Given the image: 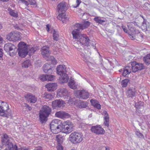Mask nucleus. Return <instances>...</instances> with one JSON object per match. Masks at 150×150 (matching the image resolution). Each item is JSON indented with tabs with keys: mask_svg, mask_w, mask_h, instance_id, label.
I'll return each mask as SVG.
<instances>
[{
	"mask_svg": "<svg viewBox=\"0 0 150 150\" xmlns=\"http://www.w3.org/2000/svg\"><path fill=\"white\" fill-rule=\"evenodd\" d=\"M67 4L65 2H62L59 4L57 5V9L59 14L57 16V18L59 20L62 21L63 23L66 22L69 20L64 13L67 8Z\"/></svg>",
	"mask_w": 150,
	"mask_h": 150,
	"instance_id": "nucleus-1",
	"label": "nucleus"
},
{
	"mask_svg": "<svg viewBox=\"0 0 150 150\" xmlns=\"http://www.w3.org/2000/svg\"><path fill=\"white\" fill-rule=\"evenodd\" d=\"M51 110L48 106L45 105L42 108V110H40L39 112V119L40 122L42 124L46 122L47 117L51 112Z\"/></svg>",
	"mask_w": 150,
	"mask_h": 150,
	"instance_id": "nucleus-2",
	"label": "nucleus"
},
{
	"mask_svg": "<svg viewBox=\"0 0 150 150\" xmlns=\"http://www.w3.org/2000/svg\"><path fill=\"white\" fill-rule=\"evenodd\" d=\"M0 103V116L6 117L11 116V110L8 108V104L1 101Z\"/></svg>",
	"mask_w": 150,
	"mask_h": 150,
	"instance_id": "nucleus-3",
	"label": "nucleus"
},
{
	"mask_svg": "<svg viewBox=\"0 0 150 150\" xmlns=\"http://www.w3.org/2000/svg\"><path fill=\"white\" fill-rule=\"evenodd\" d=\"M74 127L73 124L70 122L66 121L62 123L59 132H61L66 134H69L73 131Z\"/></svg>",
	"mask_w": 150,
	"mask_h": 150,
	"instance_id": "nucleus-4",
	"label": "nucleus"
},
{
	"mask_svg": "<svg viewBox=\"0 0 150 150\" xmlns=\"http://www.w3.org/2000/svg\"><path fill=\"white\" fill-rule=\"evenodd\" d=\"M18 54L21 57H24L28 54V49L27 45L24 42H21L18 45Z\"/></svg>",
	"mask_w": 150,
	"mask_h": 150,
	"instance_id": "nucleus-5",
	"label": "nucleus"
},
{
	"mask_svg": "<svg viewBox=\"0 0 150 150\" xmlns=\"http://www.w3.org/2000/svg\"><path fill=\"white\" fill-rule=\"evenodd\" d=\"M83 137V135L81 133L74 132L70 134L69 139L72 142L78 143L82 141Z\"/></svg>",
	"mask_w": 150,
	"mask_h": 150,
	"instance_id": "nucleus-6",
	"label": "nucleus"
},
{
	"mask_svg": "<svg viewBox=\"0 0 150 150\" xmlns=\"http://www.w3.org/2000/svg\"><path fill=\"white\" fill-rule=\"evenodd\" d=\"M62 125V122L60 120L55 119L53 120L50 124L51 131L54 133H58L59 132Z\"/></svg>",
	"mask_w": 150,
	"mask_h": 150,
	"instance_id": "nucleus-7",
	"label": "nucleus"
},
{
	"mask_svg": "<svg viewBox=\"0 0 150 150\" xmlns=\"http://www.w3.org/2000/svg\"><path fill=\"white\" fill-rule=\"evenodd\" d=\"M79 39L76 43L80 45H85L87 47L90 46V40L86 34H82L80 35Z\"/></svg>",
	"mask_w": 150,
	"mask_h": 150,
	"instance_id": "nucleus-8",
	"label": "nucleus"
},
{
	"mask_svg": "<svg viewBox=\"0 0 150 150\" xmlns=\"http://www.w3.org/2000/svg\"><path fill=\"white\" fill-rule=\"evenodd\" d=\"M4 48L6 51L9 53L10 55L11 56H13L15 55L17 50L16 46L10 43H8L5 45Z\"/></svg>",
	"mask_w": 150,
	"mask_h": 150,
	"instance_id": "nucleus-9",
	"label": "nucleus"
},
{
	"mask_svg": "<svg viewBox=\"0 0 150 150\" xmlns=\"http://www.w3.org/2000/svg\"><path fill=\"white\" fill-rule=\"evenodd\" d=\"M132 71L136 72L138 70H141L144 68L143 64L138 63L136 61L132 62L129 64Z\"/></svg>",
	"mask_w": 150,
	"mask_h": 150,
	"instance_id": "nucleus-10",
	"label": "nucleus"
},
{
	"mask_svg": "<svg viewBox=\"0 0 150 150\" xmlns=\"http://www.w3.org/2000/svg\"><path fill=\"white\" fill-rule=\"evenodd\" d=\"M74 93L76 96L81 99H86L88 98L89 96V93L84 90L75 91Z\"/></svg>",
	"mask_w": 150,
	"mask_h": 150,
	"instance_id": "nucleus-11",
	"label": "nucleus"
},
{
	"mask_svg": "<svg viewBox=\"0 0 150 150\" xmlns=\"http://www.w3.org/2000/svg\"><path fill=\"white\" fill-rule=\"evenodd\" d=\"M41 54L43 56L44 58L46 60H48V55L51 53V51L49 50V47L43 46L41 50Z\"/></svg>",
	"mask_w": 150,
	"mask_h": 150,
	"instance_id": "nucleus-12",
	"label": "nucleus"
},
{
	"mask_svg": "<svg viewBox=\"0 0 150 150\" xmlns=\"http://www.w3.org/2000/svg\"><path fill=\"white\" fill-rule=\"evenodd\" d=\"M91 130L92 132L97 134H102L105 132V131L99 125L92 126Z\"/></svg>",
	"mask_w": 150,
	"mask_h": 150,
	"instance_id": "nucleus-13",
	"label": "nucleus"
},
{
	"mask_svg": "<svg viewBox=\"0 0 150 150\" xmlns=\"http://www.w3.org/2000/svg\"><path fill=\"white\" fill-rule=\"evenodd\" d=\"M65 104V103L62 100H56L52 102V106L54 108H63Z\"/></svg>",
	"mask_w": 150,
	"mask_h": 150,
	"instance_id": "nucleus-14",
	"label": "nucleus"
},
{
	"mask_svg": "<svg viewBox=\"0 0 150 150\" xmlns=\"http://www.w3.org/2000/svg\"><path fill=\"white\" fill-rule=\"evenodd\" d=\"M10 138L6 134H3L1 137V142L3 145H8L11 142H10Z\"/></svg>",
	"mask_w": 150,
	"mask_h": 150,
	"instance_id": "nucleus-15",
	"label": "nucleus"
},
{
	"mask_svg": "<svg viewBox=\"0 0 150 150\" xmlns=\"http://www.w3.org/2000/svg\"><path fill=\"white\" fill-rule=\"evenodd\" d=\"M90 22L88 21H84L83 23L76 24L75 26L76 28L83 30V29L87 28L90 25Z\"/></svg>",
	"mask_w": 150,
	"mask_h": 150,
	"instance_id": "nucleus-16",
	"label": "nucleus"
},
{
	"mask_svg": "<svg viewBox=\"0 0 150 150\" xmlns=\"http://www.w3.org/2000/svg\"><path fill=\"white\" fill-rule=\"evenodd\" d=\"M55 116L56 117L63 119L70 117V115L68 113L63 111H59L56 112Z\"/></svg>",
	"mask_w": 150,
	"mask_h": 150,
	"instance_id": "nucleus-17",
	"label": "nucleus"
},
{
	"mask_svg": "<svg viewBox=\"0 0 150 150\" xmlns=\"http://www.w3.org/2000/svg\"><path fill=\"white\" fill-rule=\"evenodd\" d=\"M66 67L65 65H59L56 68L57 73L60 76L66 73Z\"/></svg>",
	"mask_w": 150,
	"mask_h": 150,
	"instance_id": "nucleus-18",
	"label": "nucleus"
},
{
	"mask_svg": "<svg viewBox=\"0 0 150 150\" xmlns=\"http://www.w3.org/2000/svg\"><path fill=\"white\" fill-rule=\"evenodd\" d=\"M25 98L28 102L30 103H35L37 100V98L35 95L31 93H28L25 96Z\"/></svg>",
	"mask_w": 150,
	"mask_h": 150,
	"instance_id": "nucleus-19",
	"label": "nucleus"
},
{
	"mask_svg": "<svg viewBox=\"0 0 150 150\" xmlns=\"http://www.w3.org/2000/svg\"><path fill=\"white\" fill-rule=\"evenodd\" d=\"M43 70L45 73H47L49 74L52 73L53 67H51L49 64L46 63L43 66Z\"/></svg>",
	"mask_w": 150,
	"mask_h": 150,
	"instance_id": "nucleus-20",
	"label": "nucleus"
},
{
	"mask_svg": "<svg viewBox=\"0 0 150 150\" xmlns=\"http://www.w3.org/2000/svg\"><path fill=\"white\" fill-rule=\"evenodd\" d=\"M57 95L60 97L67 96L68 95V91L64 88H60L58 90Z\"/></svg>",
	"mask_w": 150,
	"mask_h": 150,
	"instance_id": "nucleus-21",
	"label": "nucleus"
},
{
	"mask_svg": "<svg viewBox=\"0 0 150 150\" xmlns=\"http://www.w3.org/2000/svg\"><path fill=\"white\" fill-rule=\"evenodd\" d=\"M103 114L104 115V124L107 127L109 126V117L108 114L107 112L104 111L103 112Z\"/></svg>",
	"mask_w": 150,
	"mask_h": 150,
	"instance_id": "nucleus-22",
	"label": "nucleus"
},
{
	"mask_svg": "<svg viewBox=\"0 0 150 150\" xmlns=\"http://www.w3.org/2000/svg\"><path fill=\"white\" fill-rule=\"evenodd\" d=\"M18 37L14 33L11 32L8 34L6 36V39L10 41H15L18 40Z\"/></svg>",
	"mask_w": 150,
	"mask_h": 150,
	"instance_id": "nucleus-23",
	"label": "nucleus"
},
{
	"mask_svg": "<svg viewBox=\"0 0 150 150\" xmlns=\"http://www.w3.org/2000/svg\"><path fill=\"white\" fill-rule=\"evenodd\" d=\"M45 87L49 91H54L56 89L57 85L55 83H48L45 86Z\"/></svg>",
	"mask_w": 150,
	"mask_h": 150,
	"instance_id": "nucleus-24",
	"label": "nucleus"
},
{
	"mask_svg": "<svg viewBox=\"0 0 150 150\" xmlns=\"http://www.w3.org/2000/svg\"><path fill=\"white\" fill-rule=\"evenodd\" d=\"M88 103L86 101L79 100L76 106L79 108H86L87 106Z\"/></svg>",
	"mask_w": 150,
	"mask_h": 150,
	"instance_id": "nucleus-25",
	"label": "nucleus"
},
{
	"mask_svg": "<svg viewBox=\"0 0 150 150\" xmlns=\"http://www.w3.org/2000/svg\"><path fill=\"white\" fill-rule=\"evenodd\" d=\"M132 70L131 69V67L128 64V65L127 66L125 69H124L122 75L123 76H125L128 75L132 71Z\"/></svg>",
	"mask_w": 150,
	"mask_h": 150,
	"instance_id": "nucleus-26",
	"label": "nucleus"
},
{
	"mask_svg": "<svg viewBox=\"0 0 150 150\" xmlns=\"http://www.w3.org/2000/svg\"><path fill=\"white\" fill-rule=\"evenodd\" d=\"M135 90L134 88H129L127 91L126 95L128 97L132 98L135 96Z\"/></svg>",
	"mask_w": 150,
	"mask_h": 150,
	"instance_id": "nucleus-27",
	"label": "nucleus"
},
{
	"mask_svg": "<svg viewBox=\"0 0 150 150\" xmlns=\"http://www.w3.org/2000/svg\"><path fill=\"white\" fill-rule=\"evenodd\" d=\"M61 77L59 78V80L61 82L63 83L67 82L69 78L68 75L66 74V73L61 75Z\"/></svg>",
	"mask_w": 150,
	"mask_h": 150,
	"instance_id": "nucleus-28",
	"label": "nucleus"
},
{
	"mask_svg": "<svg viewBox=\"0 0 150 150\" xmlns=\"http://www.w3.org/2000/svg\"><path fill=\"white\" fill-rule=\"evenodd\" d=\"M76 29H75L72 32V34L73 35V38L74 39L78 40L79 35V32L81 29H79L76 28Z\"/></svg>",
	"mask_w": 150,
	"mask_h": 150,
	"instance_id": "nucleus-29",
	"label": "nucleus"
},
{
	"mask_svg": "<svg viewBox=\"0 0 150 150\" xmlns=\"http://www.w3.org/2000/svg\"><path fill=\"white\" fill-rule=\"evenodd\" d=\"M90 102L95 108L98 110L100 109L101 105L98 102H97L96 100L91 99L90 100Z\"/></svg>",
	"mask_w": 150,
	"mask_h": 150,
	"instance_id": "nucleus-30",
	"label": "nucleus"
},
{
	"mask_svg": "<svg viewBox=\"0 0 150 150\" xmlns=\"http://www.w3.org/2000/svg\"><path fill=\"white\" fill-rule=\"evenodd\" d=\"M94 21L97 23L102 24L103 23L105 22L106 19L104 18L101 19L99 17H96L94 18Z\"/></svg>",
	"mask_w": 150,
	"mask_h": 150,
	"instance_id": "nucleus-31",
	"label": "nucleus"
},
{
	"mask_svg": "<svg viewBox=\"0 0 150 150\" xmlns=\"http://www.w3.org/2000/svg\"><path fill=\"white\" fill-rule=\"evenodd\" d=\"M31 64L30 61L27 60L24 61L22 64V67L23 68H27Z\"/></svg>",
	"mask_w": 150,
	"mask_h": 150,
	"instance_id": "nucleus-32",
	"label": "nucleus"
},
{
	"mask_svg": "<svg viewBox=\"0 0 150 150\" xmlns=\"http://www.w3.org/2000/svg\"><path fill=\"white\" fill-rule=\"evenodd\" d=\"M56 139L59 144L60 145V144L63 142L64 137L62 135H58L56 137Z\"/></svg>",
	"mask_w": 150,
	"mask_h": 150,
	"instance_id": "nucleus-33",
	"label": "nucleus"
},
{
	"mask_svg": "<svg viewBox=\"0 0 150 150\" xmlns=\"http://www.w3.org/2000/svg\"><path fill=\"white\" fill-rule=\"evenodd\" d=\"M68 84L69 87L72 89H75L77 88V86L74 80H70Z\"/></svg>",
	"mask_w": 150,
	"mask_h": 150,
	"instance_id": "nucleus-34",
	"label": "nucleus"
},
{
	"mask_svg": "<svg viewBox=\"0 0 150 150\" xmlns=\"http://www.w3.org/2000/svg\"><path fill=\"white\" fill-rule=\"evenodd\" d=\"M8 146V150H16L17 148L16 146V145H13L12 142L9 144ZM5 150H8V149L6 148Z\"/></svg>",
	"mask_w": 150,
	"mask_h": 150,
	"instance_id": "nucleus-35",
	"label": "nucleus"
},
{
	"mask_svg": "<svg viewBox=\"0 0 150 150\" xmlns=\"http://www.w3.org/2000/svg\"><path fill=\"white\" fill-rule=\"evenodd\" d=\"M143 60L146 64H150V53L144 57Z\"/></svg>",
	"mask_w": 150,
	"mask_h": 150,
	"instance_id": "nucleus-36",
	"label": "nucleus"
},
{
	"mask_svg": "<svg viewBox=\"0 0 150 150\" xmlns=\"http://www.w3.org/2000/svg\"><path fill=\"white\" fill-rule=\"evenodd\" d=\"M9 13L13 17L16 18L18 16V14L17 13H15L14 11L12 10L10 8H9L8 9Z\"/></svg>",
	"mask_w": 150,
	"mask_h": 150,
	"instance_id": "nucleus-37",
	"label": "nucleus"
},
{
	"mask_svg": "<svg viewBox=\"0 0 150 150\" xmlns=\"http://www.w3.org/2000/svg\"><path fill=\"white\" fill-rule=\"evenodd\" d=\"M47 61H50L53 64H56L57 63V61L55 58L52 56H49L48 57V60Z\"/></svg>",
	"mask_w": 150,
	"mask_h": 150,
	"instance_id": "nucleus-38",
	"label": "nucleus"
},
{
	"mask_svg": "<svg viewBox=\"0 0 150 150\" xmlns=\"http://www.w3.org/2000/svg\"><path fill=\"white\" fill-rule=\"evenodd\" d=\"M53 36L54 40L58 41L59 40V35L55 30H54Z\"/></svg>",
	"mask_w": 150,
	"mask_h": 150,
	"instance_id": "nucleus-39",
	"label": "nucleus"
},
{
	"mask_svg": "<svg viewBox=\"0 0 150 150\" xmlns=\"http://www.w3.org/2000/svg\"><path fill=\"white\" fill-rule=\"evenodd\" d=\"M43 97L47 99H50L52 98L53 96L50 93H45L43 95Z\"/></svg>",
	"mask_w": 150,
	"mask_h": 150,
	"instance_id": "nucleus-40",
	"label": "nucleus"
},
{
	"mask_svg": "<svg viewBox=\"0 0 150 150\" xmlns=\"http://www.w3.org/2000/svg\"><path fill=\"white\" fill-rule=\"evenodd\" d=\"M37 50V48L36 47H32L30 48L29 51H28L29 55H30L33 54Z\"/></svg>",
	"mask_w": 150,
	"mask_h": 150,
	"instance_id": "nucleus-41",
	"label": "nucleus"
},
{
	"mask_svg": "<svg viewBox=\"0 0 150 150\" xmlns=\"http://www.w3.org/2000/svg\"><path fill=\"white\" fill-rule=\"evenodd\" d=\"M129 81L128 79H125L122 80L121 82V85L122 87H126Z\"/></svg>",
	"mask_w": 150,
	"mask_h": 150,
	"instance_id": "nucleus-42",
	"label": "nucleus"
},
{
	"mask_svg": "<svg viewBox=\"0 0 150 150\" xmlns=\"http://www.w3.org/2000/svg\"><path fill=\"white\" fill-rule=\"evenodd\" d=\"M147 25L146 24V21L145 19H144V21L142 23V28L143 30L147 29Z\"/></svg>",
	"mask_w": 150,
	"mask_h": 150,
	"instance_id": "nucleus-43",
	"label": "nucleus"
},
{
	"mask_svg": "<svg viewBox=\"0 0 150 150\" xmlns=\"http://www.w3.org/2000/svg\"><path fill=\"white\" fill-rule=\"evenodd\" d=\"M54 76L52 75L46 74V80L52 81L54 79Z\"/></svg>",
	"mask_w": 150,
	"mask_h": 150,
	"instance_id": "nucleus-44",
	"label": "nucleus"
},
{
	"mask_svg": "<svg viewBox=\"0 0 150 150\" xmlns=\"http://www.w3.org/2000/svg\"><path fill=\"white\" fill-rule=\"evenodd\" d=\"M137 36H139V37H141L142 38H143V35L142 34H140V33L138 34L137 35H136V36H135V37H134V36H133L132 35H130V34L129 35V38L131 40H134V39H135L136 38H137Z\"/></svg>",
	"mask_w": 150,
	"mask_h": 150,
	"instance_id": "nucleus-45",
	"label": "nucleus"
},
{
	"mask_svg": "<svg viewBox=\"0 0 150 150\" xmlns=\"http://www.w3.org/2000/svg\"><path fill=\"white\" fill-rule=\"evenodd\" d=\"M135 134L139 138H144V136L139 131H136L135 132Z\"/></svg>",
	"mask_w": 150,
	"mask_h": 150,
	"instance_id": "nucleus-46",
	"label": "nucleus"
},
{
	"mask_svg": "<svg viewBox=\"0 0 150 150\" xmlns=\"http://www.w3.org/2000/svg\"><path fill=\"white\" fill-rule=\"evenodd\" d=\"M144 7L145 8V10L149 11L150 9V4H148V3H146L145 4H144Z\"/></svg>",
	"mask_w": 150,
	"mask_h": 150,
	"instance_id": "nucleus-47",
	"label": "nucleus"
},
{
	"mask_svg": "<svg viewBox=\"0 0 150 150\" xmlns=\"http://www.w3.org/2000/svg\"><path fill=\"white\" fill-rule=\"evenodd\" d=\"M40 79L42 81H46V74L45 75H43L41 76L40 77Z\"/></svg>",
	"mask_w": 150,
	"mask_h": 150,
	"instance_id": "nucleus-48",
	"label": "nucleus"
},
{
	"mask_svg": "<svg viewBox=\"0 0 150 150\" xmlns=\"http://www.w3.org/2000/svg\"><path fill=\"white\" fill-rule=\"evenodd\" d=\"M75 100V98H71V97H70L68 100V102L71 103V104H73Z\"/></svg>",
	"mask_w": 150,
	"mask_h": 150,
	"instance_id": "nucleus-49",
	"label": "nucleus"
},
{
	"mask_svg": "<svg viewBox=\"0 0 150 150\" xmlns=\"http://www.w3.org/2000/svg\"><path fill=\"white\" fill-rule=\"evenodd\" d=\"M81 2V1L80 0H76V3H77V5L76 6H74L73 7L76 8L78 7L79 6Z\"/></svg>",
	"mask_w": 150,
	"mask_h": 150,
	"instance_id": "nucleus-50",
	"label": "nucleus"
},
{
	"mask_svg": "<svg viewBox=\"0 0 150 150\" xmlns=\"http://www.w3.org/2000/svg\"><path fill=\"white\" fill-rule=\"evenodd\" d=\"M20 1L22 3L24 4L26 6H28L29 5L28 3L25 0H20Z\"/></svg>",
	"mask_w": 150,
	"mask_h": 150,
	"instance_id": "nucleus-51",
	"label": "nucleus"
},
{
	"mask_svg": "<svg viewBox=\"0 0 150 150\" xmlns=\"http://www.w3.org/2000/svg\"><path fill=\"white\" fill-rule=\"evenodd\" d=\"M30 4L31 5H33L35 4L36 2L34 0H28Z\"/></svg>",
	"mask_w": 150,
	"mask_h": 150,
	"instance_id": "nucleus-52",
	"label": "nucleus"
},
{
	"mask_svg": "<svg viewBox=\"0 0 150 150\" xmlns=\"http://www.w3.org/2000/svg\"><path fill=\"white\" fill-rule=\"evenodd\" d=\"M25 106L29 110H30L32 109V108L26 103L25 104Z\"/></svg>",
	"mask_w": 150,
	"mask_h": 150,
	"instance_id": "nucleus-53",
	"label": "nucleus"
},
{
	"mask_svg": "<svg viewBox=\"0 0 150 150\" xmlns=\"http://www.w3.org/2000/svg\"><path fill=\"white\" fill-rule=\"evenodd\" d=\"M91 45L92 47L94 49L96 48V47L95 45H96V42L94 41H92L91 43Z\"/></svg>",
	"mask_w": 150,
	"mask_h": 150,
	"instance_id": "nucleus-54",
	"label": "nucleus"
},
{
	"mask_svg": "<svg viewBox=\"0 0 150 150\" xmlns=\"http://www.w3.org/2000/svg\"><path fill=\"white\" fill-rule=\"evenodd\" d=\"M122 28L124 31L125 33H127V28H126V27L125 26H122Z\"/></svg>",
	"mask_w": 150,
	"mask_h": 150,
	"instance_id": "nucleus-55",
	"label": "nucleus"
},
{
	"mask_svg": "<svg viewBox=\"0 0 150 150\" xmlns=\"http://www.w3.org/2000/svg\"><path fill=\"white\" fill-rule=\"evenodd\" d=\"M2 50L0 48V59L2 58L3 56Z\"/></svg>",
	"mask_w": 150,
	"mask_h": 150,
	"instance_id": "nucleus-56",
	"label": "nucleus"
},
{
	"mask_svg": "<svg viewBox=\"0 0 150 150\" xmlns=\"http://www.w3.org/2000/svg\"><path fill=\"white\" fill-rule=\"evenodd\" d=\"M50 29V25L49 24H47L46 25V30L47 31H49Z\"/></svg>",
	"mask_w": 150,
	"mask_h": 150,
	"instance_id": "nucleus-57",
	"label": "nucleus"
},
{
	"mask_svg": "<svg viewBox=\"0 0 150 150\" xmlns=\"http://www.w3.org/2000/svg\"><path fill=\"white\" fill-rule=\"evenodd\" d=\"M81 53L80 54L82 56V57H83V58H85V54L83 53V52H81Z\"/></svg>",
	"mask_w": 150,
	"mask_h": 150,
	"instance_id": "nucleus-58",
	"label": "nucleus"
},
{
	"mask_svg": "<svg viewBox=\"0 0 150 150\" xmlns=\"http://www.w3.org/2000/svg\"><path fill=\"white\" fill-rule=\"evenodd\" d=\"M141 106V105H135L136 107L137 108H140Z\"/></svg>",
	"mask_w": 150,
	"mask_h": 150,
	"instance_id": "nucleus-59",
	"label": "nucleus"
},
{
	"mask_svg": "<svg viewBox=\"0 0 150 150\" xmlns=\"http://www.w3.org/2000/svg\"><path fill=\"white\" fill-rule=\"evenodd\" d=\"M9 0H0V1L3 2H7Z\"/></svg>",
	"mask_w": 150,
	"mask_h": 150,
	"instance_id": "nucleus-60",
	"label": "nucleus"
},
{
	"mask_svg": "<svg viewBox=\"0 0 150 150\" xmlns=\"http://www.w3.org/2000/svg\"><path fill=\"white\" fill-rule=\"evenodd\" d=\"M34 150H41V148L40 147H38L37 149H35Z\"/></svg>",
	"mask_w": 150,
	"mask_h": 150,
	"instance_id": "nucleus-61",
	"label": "nucleus"
},
{
	"mask_svg": "<svg viewBox=\"0 0 150 150\" xmlns=\"http://www.w3.org/2000/svg\"><path fill=\"white\" fill-rule=\"evenodd\" d=\"M105 150H110V148L108 147H105Z\"/></svg>",
	"mask_w": 150,
	"mask_h": 150,
	"instance_id": "nucleus-62",
	"label": "nucleus"
},
{
	"mask_svg": "<svg viewBox=\"0 0 150 150\" xmlns=\"http://www.w3.org/2000/svg\"><path fill=\"white\" fill-rule=\"evenodd\" d=\"M2 40V38L0 36V43L1 42Z\"/></svg>",
	"mask_w": 150,
	"mask_h": 150,
	"instance_id": "nucleus-63",
	"label": "nucleus"
},
{
	"mask_svg": "<svg viewBox=\"0 0 150 150\" xmlns=\"http://www.w3.org/2000/svg\"><path fill=\"white\" fill-rule=\"evenodd\" d=\"M21 150H28V149L27 148H24L22 149H21Z\"/></svg>",
	"mask_w": 150,
	"mask_h": 150,
	"instance_id": "nucleus-64",
	"label": "nucleus"
}]
</instances>
